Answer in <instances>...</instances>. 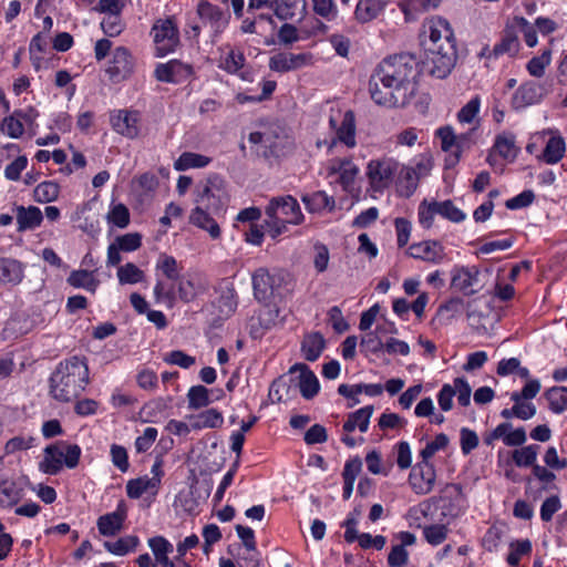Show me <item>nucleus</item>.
<instances>
[{
	"instance_id": "64",
	"label": "nucleus",
	"mask_w": 567,
	"mask_h": 567,
	"mask_svg": "<svg viewBox=\"0 0 567 567\" xmlns=\"http://www.w3.org/2000/svg\"><path fill=\"white\" fill-rule=\"evenodd\" d=\"M423 535L427 543L433 546L442 544L447 536V528L444 525H431L423 529Z\"/></svg>"
},
{
	"instance_id": "62",
	"label": "nucleus",
	"mask_w": 567,
	"mask_h": 567,
	"mask_svg": "<svg viewBox=\"0 0 567 567\" xmlns=\"http://www.w3.org/2000/svg\"><path fill=\"white\" fill-rule=\"evenodd\" d=\"M436 210H439V215L453 223H460L465 219V214L458 209L451 200H444L441 203L437 202Z\"/></svg>"
},
{
	"instance_id": "57",
	"label": "nucleus",
	"mask_w": 567,
	"mask_h": 567,
	"mask_svg": "<svg viewBox=\"0 0 567 567\" xmlns=\"http://www.w3.org/2000/svg\"><path fill=\"white\" fill-rule=\"evenodd\" d=\"M551 60L550 50H545L540 55L534 56L527 63V71L535 78H542L545 74V69L549 65Z\"/></svg>"
},
{
	"instance_id": "35",
	"label": "nucleus",
	"mask_w": 567,
	"mask_h": 567,
	"mask_svg": "<svg viewBox=\"0 0 567 567\" xmlns=\"http://www.w3.org/2000/svg\"><path fill=\"white\" fill-rule=\"evenodd\" d=\"M519 148L515 143V135L508 132L498 134L493 145V152L509 162L515 161Z\"/></svg>"
},
{
	"instance_id": "54",
	"label": "nucleus",
	"mask_w": 567,
	"mask_h": 567,
	"mask_svg": "<svg viewBox=\"0 0 567 567\" xmlns=\"http://www.w3.org/2000/svg\"><path fill=\"white\" fill-rule=\"evenodd\" d=\"M518 48L519 42L517 37L512 32H507L502 38L501 42L494 45L493 54L496 58L504 54H508L512 56L517 53Z\"/></svg>"
},
{
	"instance_id": "43",
	"label": "nucleus",
	"mask_w": 567,
	"mask_h": 567,
	"mask_svg": "<svg viewBox=\"0 0 567 567\" xmlns=\"http://www.w3.org/2000/svg\"><path fill=\"white\" fill-rule=\"evenodd\" d=\"M565 151V140L560 135H554L547 141L542 157L545 163L554 165L564 157Z\"/></svg>"
},
{
	"instance_id": "22",
	"label": "nucleus",
	"mask_w": 567,
	"mask_h": 567,
	"mask_svg": "<svg viewBox=\"0 0 567 567\" xmlns=\"http://www.w3.org/2000/svg\"><path fill=\"white\" fill-rule=\"evenodd\" d=\"M159 486L156 481H152L148 475L131 478L126 482V495L131 499H138L144 496V501L151 505L157 497Z\"/></svg>"
},
{
	"instance_id": "30",
	"label": "nucleus",
	"mask_w": 567,
	"mask_h": 567,
	"mask_svg": "<svg viewBox=\"0 0 567 567\" xmlns=\"http://www.w3.org/2000/svg\"><path fill=\"white\" fill-rule=\"evenodd\" d=\"M16 219L19 231L32 230L41 225L43 214L35 206H18L16 208Z\"/></svg>"
},
{
	"instance_id": "53",
	"label": "nucleus",
	"mask_w": 567,
	"mask_h": 567,
	"mask_svg": "<svg viewBox=\"0 0 567 567\" xmlns=\"http://www.w3.org/2000/svg\"><path fill=\"white\" fill-rule=\"evenodd\" d=\"M60 187L56 183L48 181L34 188V199L39 203H51L59 196Z\"/></svg>"
},
{
	"instance_id": "11",
	"label": "nucleus",
	"mask_w": 567,
	"mask_h": 567,
	"mask_svg": "<svg viewBox=\"0 0 567 567\" xmlns=\"http://www.w3.org/2000/svg\"><path fill=\"white\" fill-rule=\"evenodd\" d=\"M285 279L280 271L270 274L268 269L261 267L251 275L254 296L258 301H267L272 296L279 295V288Z\"/></svg>"
},
{
	"instance_id": "58",
	"label": "nucleus",
	"mask_w": 567,
	"mask_h": 567,
	"mask_svg": "<svg viewBox=\"0 0 567 567\" xmlns=\"http://www.w3.org/2000/svg\"><path fill=\"white\" fill-rule=\"evenodd\" d=\"M112 464L121 472L126 473L130 468L128 454L124 446L112 444L110 447Z\"/></svg>"
},
{
	"instance_id": "25",
	"label": "nucleus",
	"mask_w": 567,
	"mask_h": 567,
	"mask_svg": "<svg viewBox=\"0 0 567 567\" xmlns=\"http://www.w3.org/2000/svg\"><path fill=\"white\" fill-rule=\"evenodd\" d=\"M544 95L545 92L538 83L534 81L525 82L513 94L512 106L515 110L526 109L539 103Z\"/></svg>"
},
{
	"instance_id": "27",
	"label": "nucleus",
	"mask_w": 567,
	"mask_h": 567,
	"mask_svg": "<svg viewBox=\"0 0 567 567\" xmlns=\"http://www.w3.org/2000/svg\"><path fill=\"white\" fill-rule=\"evenodd\" d=\"M429 48L444 47L445 42L455 43L453 30L447 20L433 17L427 22Z\"/></svg>"
},
{
	"instance_id": "60",
	"label": "nucleus",
	"mask_w": 567,
	"mask_h": 567,
	"mask_svg": "<svg viewBox=\"0 0 567 567\" xmlns=\"http://www.w3.org/2000/svg\"><path fill=\"white\" fill-rule=\"evenodd\" d=\"M1 130L4 134H7L11 138H19L24 133L23 122L20 120L16 112L6 117L2 122Z\"/></svg>"
},
{
	"instance_id": "33",
	"label": "nucleus",
	"mask_w": 567,
	"mask_h": 567,
	"mask_svg": "<svg viewBox=\"0 0 567 567\" xmlns=\"http://www.w3.org/2000/svg\"><path fill=\"white\" fill-rule=\"evenodd\" d=\"M299 370V389L300 393L305 399H312L319 392L320 384L316 374L310 371L305 364H296L291 368V371Z\"/></svg>"
},
{
	"instance_id": "36",
	"label": "nucleus",
	"mask_w": 567,
	"mask_h": 567,
	"mask_svg": "<svg viewBox=\"0 0 567 567\" xmlns=\"http://www.w3.org/2000/svg\"><path fill=\"white\" fill-rule=\"evenodd\" d=\"M337 118L334 116L330 117V124L332 127L337 128L338 141L343 143L344 145L352 147L354 146V115L351 111H347L342 123L337 127Z\"/></svg>"
},
{
	"instance_id": "48",
	"label": "nucleus",
	"mask_w": 567,
	"mask_h": 567,
	"mask_svg": "<svg viewBox=\"0 0 567 567\" xmlns=\"http://www.w3.org/2000/svg\"><path fill=\"white\" fill-rule=\"evenodd\" d=\"M549 403V409L556 414H560L567 410V388L553 386L545 393Z\"/></svg>"
},
{
	"instance_id": "4",
	"label": "nucleus",
	"mask_w": 567,
	"mask_h": 567,
	"mask_svg": "<svg viewBox=\"0 0 567 567\" xmlns=\"http://www.w3.org/2000/svg\"><path fill=\"white\" fill-rule=\"evenodd\" d=\"M150 37L156 58H165L175 53L181 45L177 19L174 16L156 18L151 27Z\"/></svg>"
},
{
	"instance_id": "50",
	"label": "nucleus",
	"mask_w": 567,
	"mask_h": 567,
	"mask_svg": "<svg viewBox=\"0 0 567 567\" xmlns=\"http://www.w3.org/2000/svg\"><path fill=\"white\" fill-rule=\"evenodd\" d=\"M116 275L121 285H134L144 279V271L133 262L118 266Z\"/></svg>"
},
{
	"instance_id": "2",
	"label": "nucleus",
	"mask_w": 567,
	"mask_h": 567,
	"mask_svg": "<svg viewBox=\"0 0 567 567\" xmlns=\"http://www.w3.org/2000/svg\"><path fill=\"white\" fill-rule=\"evenodd\" d=\"M89 367L84 359L72 357L58 364L50 378V393L60 402L78 398L89 384Z\"/></svg>"
},
{
	"instance_id": "34",
	"label": "nucleus",
	"mask_w": 567,
	"mask_h": 567,
	"mask_svg": "<svg viewBox=\"0 0 567 567\" xmlns=\"http://www.w3.org/2000/svg\"><path fill=\"white\" fill-rule=\"evenodd\" d=\"M66 282L76 289H84L91 293H95L100 286V280L94 271L78 269L70 272Z\"/></svg>"
},
{
	"instance_id": "52",
	"label": "nucleus",
	"mask_w": 567,
	"mask_h": 567,
	"mask_svg": "<svg viewBox=\"0 0 567 567\" xmlns=\"http://www.w3.org/2000/svg\"><path fill=\"white\" fill-rule=\"evenodd\" d=\"M539 449H540L539 445L532 444V445L515 450L513 452L514 463L519 467H522V466H524V467L532 466L533 467L535 465Z\"/></svg>"
},
{
	"instance_id": "41",
	"label": "nucleus",
	"mask_w": 567,
	"mask_h": 567,
	"mask_svg": "<svg viewBox=\"0 0 567 567\" xmlns=\"http://www.w3.org/2000/svg\"><path fill=\"white\" fill-rule=\"evenodd\" d=\"M210 162L212 159L208 156L193 152H184L174 162V168L177 172H184L192 168H203L206 167Z\"/></svg>"
},
{
	"instance_id": "61",
	"label": "nucleus",
	"mask_w": 567,
	"mask_h": 567,
	"mask_svg": "<svg viewBox=\"0 0 567 567\" xmlns=\"http://www.w3.org/2000/svg\"><path fill=\"white\" fill-rule=\"evenodd\" d=\"M158 431L155 427H146L141 435L135 439L134 446L137 453L147 452L156 441Z\"/></svg>"
},
{
	"instance_id": "56",
	"label": "nucleus",
	"mask_w": 567,
	"mask_h": 567,
	"mask_svg": "<svg viewBox=\"0 0 567 567\" xmlns=\"http://www.w3.org/2000/svg\"><path fill=\"white\" fill-rule=\"evenodd\" d=\"M112 243L123 252H133L142 246V235L138 233H127L117 236Z\"/></svg>"
},
{
	"instance_id": "45",
	"label": "nucleus",
	"mask_w": 567,
	"mask_h": 567,
	"mask_svg": "<svg viewBox=\"0 0 567 567\" xmlns=\"http://www.w3.org/2000/svg\"><path fill=\"white\" fill-rule=\"evenodd\" d=\"M386 2L388 0H360L357 3V21L368 22L374 19Z\"/></svg>"
},
{
	"instance_id": "7",
	"label": "nucleus",
	"mask_w": 567,
	"mask_h": 567,
	"mask_svg": "<svg viewBox=\"0 0 567 567\" xmlns=\"http://www.w3.org/2000/svg\"><path fill=\"white\" fill-rule=\"evenodd\" d=\"M229 199L227 183L219 175L214 174L198 189L195 203L205 204L213 213H218L228 204Z\"/></svg>"
},
{
	"instance_id": "10",
	"label": "nucleus",
	"mask_w": 567,
	"mask_h": 567,
	"mask_svg": "<svg viewBox=\"0 0 567 567\" xmlns=\"http://www.w3.org/2000/svg\"><path fill=\"white\" fill-rule=\"evenodd\" d=\"M202 24L209 29L210 35L218 38L228 27L230 13L207 0H200L196 8Z\"/></svg>"
},
{
	"instance_id": "20",
	"label": "nucleus",
	"mask_w": 567,
	"mask_h": 567,
	"mask_svg": "<svg viewBox=\"0 0 567 567\" xmlns=\"http://www.w3.org/2000/svg\"><path fill=\"white\" fill-rule=\"evenodd\" d=\"M435 476L434 466L430 462L422 461L412 468L409 484L416 494L426 495L433 489Z\"/></svg>"
},
{
	"instance_id": "38",
	"label": "nucleus",
	"mask_w": 567,
	"mask_h": 567,
	"mask_svg": "<svg viewBox=\"0 0 567 567\" xmlns=\"http://www.w3.org/2000/svg\"><path fill=\"white\" fill-rule=\"evenodd\" d=\"M436 134L441 140L442 150L452 152L458 158L462 146L466 142L465 135H456L451 126L439 128Z\"/></svg>"
},
{
	"instance_id": "51",
	"label": "nucleus",
	"mask_w": 567,
	"mask_h": 567,
	"mask_svg": "<svg viewBox=\"0 0 567 567\" xmlns=\"http://www.w3.org/2000/svg\"><path fill=\"white\" fill-rule=\"evenodd\" d=\"M415 172L411 167H402L398 179V190L402 196L409 197L416 189Z\"/></svg>"
},
{
	"instance_id": "63",
	"label": "nucleus",
	"mask_w": 567,
	"mask_h": 567,
	"mask_svg": "<svg viewBox=\"0 0 567 567\" xmlns=\"http://www.w3.org/2000/svg\"><path fill=\"white\" fill-rule=\"evenodd\" d=\"M449 444V437L441 433L435 436L432 442L426 443L425 447L422 449L420 455L423 462H429V460L440 450H443Z\"/></svg>"
},
{
	"instance_id": "47",
	"label": "nucleus",
	"mask_w": 567,
	"mask_h": 567,
	"mask_svg": "<svg viewBox=\"0 0 567 567\" xmlns=\"http://www.w3.org/2000/svg\"><path fill=\"white\" fill-rule=\"evenodd\" d=\"M156 270L161 271L162 275L171 280L176 282L181 278V267L178 266L177 260L169 255L162 254L156 261Z\"/></svg>"
},
{
	"instance_id": "17",
	"label": "nucleus",
	"mask_w": 567,
	"mask_h": 567,
	"mask_svg": "<svg viewBox=\"0 0 567 567\" xmlns=\"http://www.w3.org/2000/svg\"><path fill=\"white\" fill-rule=\"evenodd\" d=\"M127 518V505L120 501L114 512L101 515L96 520L99 533L104 537H113L118 534Z\"/></svg>"
},
{
	"instance_id": "13",
	"label": "nucleus",
	"mask_w": 567,
	"mask_h": 567,
	"mask_svg": "<svg viewBox=\"0 0 567 567\" xmlns=\"http://www.w3.org/2000/svg\"><path fill=\"white\" fill-rule=\"evenodd\" d=\"M218 68L229 74L238 75L243 81L252 82L255 72L246 68V58L239 49L228 48L223 50L218 61Z\"/></svg>"
},
{
	"instance_id": "31",
	"label": "nucleus",
	"mask_w": 567,
	"mask_h": 567,
	"mask_svg": "<svg viewBox=\"0 0 567 567\" xmlns=\"http://www.w3.org/2000/svg\"><path fill=\"white\" fill-rule=\"evenodd\" d=\"M193 430L218 429L224 424V416L217 409H207L198 414L187 416Z\"/></svg>"
},
{
	"instance_id": "59",
	"label": "nucleus",
	"mask_w": 567,
	"mask_h": 567,
	"mask_svg": "<svg viewBox=\"0 0 567 567\" xmlns=\"http://www.w3.org/2000/svg\"><path fill=\"white\" fill-rule=\"evenodd\" d=\"M532 551V543L528 539L513 542L511 544V551L507 556V563L511 566H517L520 558L524 555H528Z\"/></svg>"
},
{
	"instance_id": "24",
	"label": "nucleus",
	"mask_w": 567,
	"mask_h": 567,
	"mask_svg": "<svg viewBox=\"0 0 567 567\" xmlns=\"http://www.w3.org/2000/svg\"><path fill=\"white\" fill-rule=\"evenodd\" d=\"M409 256L431 264H441L445 258L444 247L435 240L413 244L408 249Z\"/></svg>"
},
{
	"instance_id": "3",
	"label": "nucleus",
	"mask_w": 567,
	"mask_h": 567,
	"mask_svg": "<svg viewBox=\"0 0 567 567\" xmlns=\"http://www.w3.org/2000/svg\"><path fill=\"white\" fill-rule=\"evenodd\" d=\"M265 213L266 231L274 239L287 231V225H299L303 221L300 205L290 195L272 198Z\"/></svg>"
},
{
	"instance_id": "39",
	"label": "nucleus",
	"mask_w": 567,
	"mask_h": 567,
	"mask_svg": "<svg viewBox=\"0 0 567 567\" xmlns=\"http://www.w3.org/2000/svg\"><path fill=\"white\" fill-rule=\"evenodd\" d=\"M324 339L319 332H312L305 336L301 352L306 360L316 361L324 349Z\"/></svg>"
},
{
	"instance_id": "37",
	"label": "nucleus",
	"mask_w": 567,
	"mask_h": 567,
	"mask_svg": "<svg viewBox=\"0 0 567 567\" xmlns=\"http://www.w3.org/2000/svg\"><path fill=\"white\" fill-rule=\"evenodd\" d=\"M306 209L312 214H320L324 210L331 212L334 207V200L324 192H315L302 196Z\"/></svg>"
},
{
	"instance_id": "32",
	"label": "nucleus",
	"mask_w": 567,
	"mask_h": 567,
	"mask_svg": "<svg viewBox=\"0 0 567 567\" xmlns=\"http://www.w3.org/2000/svg\"><path fill=\"white\" fill-rule=\"evenodd\" d=\"M502 439L507 446L522 445L526 441V432L523 427L512 431L511 423L498 424L491 434V440Z\"/></svg>"
},
{
	"instance_id": "14",
	"label": "nucleus",
	"mask_w": 567,
	"mask_h": 567,
	"mask_svg": "<svg viewBox=\"0 0 567 567\" xmlns=\"http://www.w3.org/2000/svg\"><path fill=\"white\" fill-rule=\"evenodd\" d=\"M451 286L464 295L478 292L482 289L478 268L455 266L452 270Z\"/></svg>"
},
{
	"instance_id": "49",
	"label": "nucleus",
	"mask_w": 567,
	"mask_h": 567,
	"mask_svg": "<svg viewBox=\"0 0 567 567\" xmlns=\"http://www.w3.org/2000/svg\"><path fill=\"white\" fill-rule=\"evenodd\" d=\"M73 126V118L66 112H54L50 114L47 127L50 131H54L58 134H66L70 133Z\"/></svg>"
},
{
	"instance_id": "42",
	"label": "nucleus",
	"mask_w": 567,
	"mask_h": 567,
	"mask_svg": "<svg viewBox=\"0 0 567 567\" xmlns=\"http://www.w3.org/2000/svg\"><path fill=\"white\" fill-rule=\"evenodd\" d=\"M23 278L21 262L0 257V282L19 284Z\"/></svg>"
},
{
	"instance_id": "28",
	"label": "nucleus",
	"mask_w": 567,
	"mask_h": 567,
	"mask_svg": "<svg viewBox=\"0 0 567 567\" xmlns=\"http://www.w3.org/2000/svg\"><path fill=\"white\" fill-rule=\"evenodd\" d=\"M223 390L208 389L202 384L193 385L187 391V403L189 410H200L214 401L223 398Z\"/></svg>"
},
{
	"instance_id": "44",
	"label": "nucleus",
	"mask_w": 567,
	"mask_h": 567,
	"mask_svg": "<svg viewBox=\"0 0 567 567\" xmlns=\"http://www.w3.org/2000/svg\"><path fill=\"white\" fill-rule=\"evenodd\" d=\"M105 219L110 226L126 228L130 224V210L124 204L112 200Z\"/></svg>"
},
{
	"instance_id": "21",
	"label": "nucleus",
	"mask_w": 567,
	"mask_h": 567,
	"mask_svg": "<svg viewBox=\"0 0 567 567\" xmlns=\"http://www.w3.org/2000/svg\"><path fill=\"white\" fill-rule=\"evenodd\" d=\"M112 128L127 138H135L140 133V114L127 110H117L111 113Z\"/></svg>"
},
{
	"instance_id": "15",
	"label": "nucleus",
	"mask_w": 567,
	"mask_h": 567,
	"mask_svg": "<svg viewBox=\"0 0 567 567\" xmlns=\"http://www.w3.org/2000/svg\"><path fill=\"white\" fill-rule=\"evenodd\" d=\"M312 61L313 56L311 53L278 52L270 56L269 69L275 72L286 73L310 65Z\"/></svg>"
},
{
	"instance_id": "16",
	"label": "nucleus",
	"mask_w": 567,
	"mask_h": 567,
	"mask_svg": "<svg viewBox=\"0 0 567 567\" xmlns=\"http://www.w3.org/2000/svg\"><path fill=\"white\" fill-rule=\"evenodd\" d=\"M248 140L252 144H264L275 154H282L291 144L289 136L279 126L267 131L252 132Z\"/></svg>"
},
{
	"instance_id": "29",
	"label": "nucleus",
	"mask_w": 567,
	"mask_h": 567,
	"mask_svg": "<svg viewBox=\"0 0 567 567\" xmlns=\"http://www.w3.org/2000/svg\"><path fill=\"white\" fill-rule=\"evenodd\" d=\"M147 546L150 547L155 563L159 567H169L175 564L169 558V555L174 551V545L164 536L156 535L147 539Z\"/></svg>"
},
{
	"instance_id": "12",
	"label": "nucleus",
	"mask_w": 567,
	"mask_h": 567,
	"mask_svg": "<svg viewBox=\"0 0 567 567\" xmlns=\"http://www.w3.org/2000/svg\"><path fill=\"white\" fill-rule=\"evenodd\" d=\"M134 66L135 60L131 51L125 47H117L111 54L105 72L113 83H118L133 74Z\"/></svg>"
},
{
	"instance_id": "55",
	"label": "nucleus",
	"mask_w": 567,
	"mask_h": 567,
	"mask_svg": "<svg viewBox=\"0 0 567 567\" xmlns=\"http://www.w3.org/2000/svg\"><path fill=\"white\" fill-rule=\"evenodd\" d=\"M101 28L107 37H117L124 30L121 13H106L101 21Z\"/></svg>"
},
{
	"instance_id": "26",
	"label": "nucleus",
	"mask_w": 567,
	"mask_h": 567,
	"mask_svg": "<svg viewBox=\"0 0 567 567\" xmlns=\"http://www.w3.org/2000/svg\"><path fill=\"white\" fill-rule=\"evenodd\" d=\"M331 183L349 195L354 193V164L350 159L334 162L330 173Z\"/></svg>"
},
{
	"instance_id": "8",
	"label": "nucleus",
	"mask_w": 567,
	"mask_h": 567,
	"mask_svg": "<svg viewBox=\"0 0 567 567\" xmlns=\"http://www.w3.org/2000/svg\"><path fill=\"white\" fill-rule=\"evenodd\" d=\"M457 59L455 43L427 48V71L437 79H445L455 66Z\"/></svg>"
},
{
	"instance_id": "5",
	"label": "nucleus",
	"mask_w": 567,
	"mask_h": 567,
	"mask_svg": "<svg viewBox=\"0 0 567 567\" xmlns=\"http://www.w3.org/2000/svg\"><path fill=\"white\" fill-rule=\"evenodd\" d=\"M82 450L76 444L58 443L49 445L43 451V458L39 470L48 475H55L63 466L74 468L80 462Z\"/></svg>"
},
{
	"instance_id": "6",
	"label": "nucleus",
	"mask_w": 567,
	"mask_h": 567,
	"mask_svg": "<svg viewBox=\"0 0 567 567\" xmlns=\"http://www.w3.org/2000/svg\"><path fill=\"white\" fill-rule=\"evenodd\" d=\"M177 289L172 285L157 279L154 286V296L157 302L165 305L168 308L174 307L177 298L184 302H189L195 299L198 293V287L189 277L179 278L177 281Z\"/></svg>"
},
{
	"instance_id": "19",
	"label": "nucleus",
	"mask_w": 567,
	"mask_h": 567,
	"mask_svg": "<svg viewBox=\"0 0 567 567\" xmlns=\"http://www.w3.org/2000/svg\"><path fill=\"white\" fill-rule=\"evenodd\" d=\"M193 68L179 60L173 59L156 65L154 75L156 80L166 83H181L190 78Z\"/></svg>"
},
{
	"instance_id": "1",
	"label": "nucleus",
	"mask_w": 567,
	"mask_h": 567,
	"mask_svg": "<svg viewBox=\"0 0 567 567\" xmlns=\"http://www.w3.org/2000/svg\"><path fill=\"white\" fill-rule=\"evenodd\" d=\"M417 75L419 62L413 54L390 55L377 65L370 76L371 99L386 107H403L414 95Z\"/></svg>"
},
{
	"instance_id": "18",
	"label": "nucleus",
	"mask_w": 567,
	"mask_h": 567,
	"mask_svg": "<svg viewBox=\"0 0 567 567\" xmlns=\"http://www.w3.org/2000/svg\"><path fill=\"white\" fill-rule=\"evenodd\" d=\"M213 214L205 204H196L189 213L188 220L194 227L206 231L213 240H217L221 236V229Z\"/></svg>"
},
{
	"instance_id": "40",
	"label": "nucleus",
	"mask_w": 567,
	"mask_h": 567,
	"mask_svg": "<svg viewBox=\"0 0 567 567\" xmlns=\"http://www.w3.org/2000/svg\"><path fill=\"white\" fill-rule=\"evenodd\" d=\"M138 545L140 538L137 536L126 535L113 542H105L104 548L115 556H125L132 551H135Z\"/></svg>"
},
{
	"instance_id": "9",
	"label": "nucleus",
	"mask_w": 567,
	"mask_h": 567,
	"mask_svg": "<svg viewBox=\"0 0 567 567\" xmlns=\"http://www.w3.org/2000/svg\"><path fill=\"white\" fill-rule=\"evenodd\" d=\"M400 164L391 157L372 159L367 167V176L371 188L374 192H382L388 188L398 173Z\"/></svg>"
},
{
	"instance_id": "46",
	"label": "nucleus",
	"mask_w": 567,
	"mask_h": 567,
	"mask_svg": "<svg viewBox=\"0 0 567 567\" xmlns=\"http://www.w3.org/2000/svg\"><path fill=\"white\" fill-rule=\"evenodd\" d=\"M306 8L305 0H277L274 7L275 14L280 20H291L299 10Z\"/></svg>"
},
{
	"instance_id": "23",
	"label": "nucleus",
	"mask_w": 567,
	"mask_h": 567,
	"mask_svg": "<svg viewBox=\"0 0 567 567\" xmlns=\"http://www.w3.org/2000/svg\"><path fill=\"white\" fill-rule=\"evenodd\" d=\"M24 496V484L21 480L0 474V507L11 508Z\"/></svg>"
}]
</instances>
